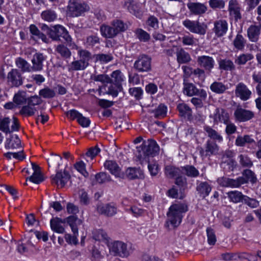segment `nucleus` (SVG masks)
Listing matches in <instances>:
<instances>
[{
	"label": "nucleus",
	"mask_w": 261,
	"mask_h": 261,
	"mask_svg": "<svg viewBox=\"0 0 261 261\" xmlns=\"http://www.w3.org/2000/svg\"><path fill=\"white\" fill-rule=\"evenodd\" d=\"M205 70L200 68H197L194 69L193 71V75L196 77H198L201 82H203L206 77Z\"/></svg>",
	"instance_id": "62"
},
{
	"label": "nucleus",
	"mask_w": 261,
	"mask_h": 261,
	"mask_svg": "<svg viewBox=\"0 0 261 261\" xmlns=\"http://www.w3.org/2000/svg\"><path fill=\"white\" fill-rule=\"evenodd\" d=\"M134 33L140 41L146 42L148 41L150 39V35L142 29H137Z\"/></svg>",
	"instance_id": "44"
},
{
	"label": "nucleus",
	"mask_w": 261,
	"mask_h": 261,
	"mask_svg": "<svg viewBox=\"0 0 261 261\" xmlns=\"http://www.w3.org/2000/svg\"><path fill=\"white\" fill-rule=\"evenodd\" d=\"M10 119L8 117H5L0 119V130L6 134L11 133L9 124Z\"/></svg>",
	"instance_id": "56"
},
{
	"label": "nucleus",
	"mask_w": 261,
	"mask_h": 261,
	"mask_svg": "<svg viewBox=\"0 0 261 261\" xmlns=\"http://www.w3.org/2000/svg\"><path fill=\"white\" fill-rule=\"evenodd\" d=\"M183 89L184 94L189 96L197 95L204 98L207 96V93L204 89H198L194 84L187 83L185 81L184 82Z\"/></svg>",
	"instance_id": "8"
},
{
	"label": "nucleus",
	"mask_w": 261,
	"mask_h": 261,
	"mask_svg": "<svg viewBox=\"0 0 261 261\" xmlns=\"http://www.w3.org/2000/svg\"><path fill=\"white\" fill-rule=\"evenodd\" d=\"M235 118L240 122H245L250 120L254 116L253 112L244 109L242 108H238L234 112Z\"/></svg>",
	"instance_id": "15"
},
{
	"label": "nucleus",
	"mask_w": 261,
	"mask_h": 261,
	"mask_svg": "<svg viewBox=\"0 0 261 261\" xmlns=\"http://www.w3.org/2000/svg\"><path fill=\"white\" fill-rule=\"evenodd\" d=\"M261 29L260 25H251L248 29L247 34L249 39L252 42H256L259 37Z\"/></svg>",
	"instance_id": "25"
},
{
	"label": "nucleus",
	"mask_w": 261,
	"mask_h": 261,
	"mask_svg": "<svg viewBox=\"0 0 261 261\" xmlns=\"http://www.w3.org/2000/svg\"><path fill=\"white\" fill-rule=\"evenodd\" d=\"M181 169L184 173L188 177L195 178L199 175V171L193 165H186L181 167Z\"/></svg>",
	"instance_id": "34"
},
{
	"label": "nucleus",
	"mask_w": 261,
	"mask_h": 261,
	"mask_svg": "<svg viewBox=\"0 0 261 261\" xmlns=\"http://www.w3.org/2000/svg\"><path fill=\"white\" fill-rule=\"evenodd\" d=\"M57 51L60 56L65 59H68L71 56V53L69 49L63 44H59L57 46L56 49Z\"/></svg>",
	"instance_id": "40"
},
{
	"label": "nucleus",
	"mask_w": 261,
	"mask_h": 261,
	"mask_svg": "<svg viewBox=\"0 0 261 261\" xmlns=\"http://www.w3.org/2000/svg\"><path fill=\"white\" fill-rule=\"evenodd\" d=\"M188 211V206L184 203H176L171 205L167 214L166 226L171 225L173 227L178 226L181 223L183 214Z\"/></svg>",
	"instance_id": "2"
},
{
	"label": "nucleus",
	"mask_w": 261,
	"mask_h": 261,
	"mask_svg": "<svg viewBox=\"0 0 261 261\" xmlns=\"http://www.w3.org/2000/svg\"><path fill=\"white\" fill-rule=\"evenodd\" d=\"M204 130L206 132L207 135L211 139L216 140L219 142L223 140L222 137L215 129L209 126H205Z\"/></svg>",
	"instance_id": "36"
},
{
	"label": "nucleus",
	"mask_w": 261,
	"mask_h": 261,
	"mask_svg": "<svg viewBox=\"0 0 261 261\" xmlns=\"http://www.w3.org/2000/svg\"><path fill=\"white\" fill-rule=\"evenodd\" d=\"M198 65L207 72L210 73L214 68L215 60L213 57L208 56H201L197 58Z\"/></svg>",
	"instance_id": "12"
},
{
	"label": "nucleus",
	"mask_w": 261,
	"mask_h": 261,
	"mask_svg": "<svg viewBox=\"0 0 261 261\" xmlns=\"http://www.w3.org/2000/svg\"><path fill=\"white\" fill-rule=\"evenodd\" d=\"M180 169L178 168L168 165L165 168V174L166 176L170 178L178 176L180 174Z\"/></svg>",
	"instance_id": "39"
},
{
	"label": "nucleus",
	"mask_w": 261,
	"mask_h": 261,
	"mask_svg": "<svg viewBox=\"0 0 261 261\" xmlns=\"http://www.w3.org/2000/svg\"><path fill=\"white\" fill-rule=\"evenodd\" d=\"M228 30V24L225 20H219L214 23L213 31L218 37L223 36Z\"/></svg>",
	"instance_id": "19"
},
{
	"label": "nucleus",
	"mask_w": 261,
	"mask_h": 261,
	"mask_svg": "<svg viewBox=\"0 0 261 261\" xmlns=\"http://www.w3.org/2000/svg\"><path fill=\"white\" fill-rule=\"evenodd\" d=\"M206 234L208 244L210 245H214L217 241L214 230L211 227H207L206 229Z\"/></svg>",
	"instance_id": "58"
},
{
	"label": "nucleus",
	"mask_w": 261,
	"mask_h": 261,
	"mask_svg": "<svg viewBox=\"0 0 261 261\" xmlns=\"http://www.w3.org/2000/svg\"><path fill=\"white\" fill-rule=\"evenodd\" d=\"M41 16L44 21L52 22L57 18V15L54 10L47 9L42 11Z\"/></svg>",
	"instance_id": "37"
},
{
	"label": "nucleus",
	"mask_w": 261,
	"mask_h": 261,
	"mask_svg": "<svg viewBox=\"0 0 261 261\" xmlns=\"http://www.w3.org/2000/svg\"><path fill=\"white\" fill-rule=\"evenodd\" d=\"M214 119V121L217 123L222 122L224 124L228 123L230 121L228 113L223 109H216Z\"/></svg>",
	"instance_id": "22"
},
{
	"label": "nucleus",
	"mask_w": 261,
	"mask_h": 261,
	"mask_svg": "<svg viewBox=\"0 0 261 261\" xmlns=\"http://www.w3.org/2000/svg\"><path fill=\"white\" fill-rule=\"evenodd\" d=\"M111 25H113L116 35L120 32H124L127 29V24L118 19L113 20Z\"/></svg>",
	"instance_id": "38"
},
{
	"label": "nucleus",
	"mask_w": 261,
	"mask_h": 261,
	"mask_svg": "<svg viewBox=\"0 0 261 261\" xmlns=\"http://www.w3.org/2000/svg\"><path fill=\"white\" fill-rule=\"evenodd\" d=\"M235 94L241 100L246 101L250 98L251 92L244 84L240 83L236 86Z\"/></svg>",
	"instance_id": "16"
},
{
	"label": "nucleus",
	"mask_w": 261,
	"mask_h": 261,
	"mask_svg": "<svg viewBox=\"0 0 261 261\" xmlns=\"http://www.w3.org/2000/svg\"><path fill=\"white\" fill-rule=\"evenodd\" d=\"M80 60L83 61L87 65H89V61L91 59V53L85 49H80L78 51Z\"/></svg>",
	"instance_id": "50"
},
{
	"label": "nucleus",
	"mask_w": 261,
	"mask_h": 261,
	"mask_svg": "<svg viewBox=\"0 0 261 261\" xmlns=\"http://www.w3.org/2000/svg\"><path fill=\"white\" fill-rule=\"evenodd\" d=\"M182 24L192 33L201 35H204L205 33V29L198 21L186 19L183 21Z\"/></svg>",
	"instance_id": "9"
},
{
	"label": "nucleus",
	"mask_w": 261,
	"mask_h": 261,
	"mask_svg": "<svg viewBox=\"0 0 261 261\" xmlns=\"http://www.w3.org/2000/svg\"><path fill=\"white\" fill-rule=\"evenodd\" d=\"M70 175L69 173L64 170V171H60L57 172L55 176H51V182L55 184L57 186L63 188L69 180Z\"/></svg>",
	"instance_id": "10"
},
{
	"label": "nucleus",
	"mask_w": 261,
	"mask_h": 261,
	"mask_svg": "<svg viewBox=\"0 0 261 261\" xmlns=\"http://www.w3.org/2000/svg\"><path fill=\"white\" fill-rule=\"evenodd\" d=\"M37 111L35 107H32L28 103L27 105L24 106L20 110V114L25 116H31L34 115Z\"/></svg>",
	"instance_id": "49"
},
{
	"label": "nucleus",
	"mask_w": 261,
	"mask_h": 261,
	"mask_svg": "<svg viewBox=\"0 0 261 261\" xmlns=\"http://www.w3.org/2000/svg\"><path fill=\"white\" fill-rule=\"evenodd\" d=\"M96 209L99 214L107 217H112L116 214L117 212L116 205L112 203L106 204L99 203L97 204Z\"/></svg>",
	"instance_id": "11"
},
{
	"label": "nucleus",
	"mask_w": 261,
	"mask_h": 261,
	"mask_svg": "<svg viewBox=\"0 0 261 261\" xmlns=\"http://www.w3.org/2000/svg\"><path fill=\"white\" fill-rule=\"evenodd\" d=\"M8 81L11 85L18 87L22 84V78L17 69H12L8 74Z\"/></svg>",
	"instance_id": "17"
},
{
	"label": "nucleus",
	"mask_w": 261,
	"mask_h": 261,
	"mask_svg": "<svg viewBox=\"0 0 261 261\" xmlns=\"http://www.w3.org/2000/svg\"><path fill=\"white\" fill-rule=\"evenodd\" d=\"M30 31L31 33L34 36L33 39L35 40L41 39L45 43H48L49 39L45 35L41 33L37 27L34 24H31L30 26Z\"/></svg>",
	"instance_id": "28"
},
{
	"label": "nucleus",
	"mask_w": 261,
	"mask_h": 261,
	"mask_svg": "<svg viewBox=\"0 0 261 261\" xmlns=\"http://www.w3.org/2000/svg\"><path fill=\"white\" fill-rule=\"evenodd\" d=\"M29 180L36 184H39L44 180V178L41 172L33 173V175L29 177Z\"/></svg>",
	"instance_id": "64"
},
{
	"label": "nucleus",
	"mask_w": 261,
	"mask_h": 261,
	"mask_svg": "<svg viewBox=\"0 0 261 261\" xmlns=\"http://www.w3.org/2000/svg\"><path fill=\"white\" fill-rule=\"evenodd\" d=\"M244 202L251 208H256L259 206V202L255 199L251 198L247 196L244 198Z\"/></svg>",
	"instance_id": "63"
},
{
	"label": "nucleus",
	"mask_w": 261,
	"mask_h": 261,
	"mask_svg": "<svg viewBox=\"0 0 261 261\" xmlns=\"http://www.w3.org/2000/svg\"><path fill=\"white\" fill-rule=\"evenodd\" d=\"M16 64L17 66L23 72H31L33 71L32 67L24 59L18 58L16 59Z\"/></svg>",
	"instance_id": "35"
},
{
	"label": "nucleus",
	"mask_w": 261,
	"mask_h": 261,
	"mask_svg": "<svg viewBox=\"0 0 261 261\" xmlns=\"http://www.w3.org/2000/svg\"><path fill=\"white\" fill-rule=\"evenodd\" d=\"M219 149V146L215 142L208 140L205 144V149L199 147L198 150L201 157L204 159L207 156L217 154Z\"/></svg>",
	"instance_id": "7"
},
{
	"label": "nucleus",
	"mask_w": 261,
	"mask_h": 261,
	"mask_svg": "<svg viewBox=\"0 0 261 261\" xmlns=\"http://www.w3.org/2000/svg\"><path fill=\"white\" fill-rule=\"evenodd\" d=\"M39 95L44 98H52L56 95V92L53 89L45 87L41 89L39 92Z\"/></svg>",
	"instance_id": "55"
},
{
	"label": "nucleus",
	"mask_w": 261,
	"mask_h": 261,
	"mask_svg": "<svg viewBox=\"0 0 261 261\" xmlns=\"http://www.w3.org/2000/svg\"><path fill=\"white\" fill-rule=\"evenodd\" d=\"M179 115L181 117L187 118L189 120L192 119V109L186 103H180L177 106Z\"/></svg>",
	"instance_id": "23"
},
{
	"label": "nucleus",
	"mask_w": 261,
	"mask_h": 261,
	"mask_svg": "<svg viewBox=\"0 0 261 261\" xmlns=\"http://www.w3.org/2000/svg\"><path fill=\"white\" fill-rule=\"evenodd\" d=\"M151 58L146 55H140L134 64V68L139 72L150 71L151 69Z\"/></svg>",
	"instance_id": "5"
},
{
	"label": "nucleus",
	"mask_w": 261,
	"mask_h": 261,
	"mask_svg": "<svg viewBox=\"0 0 261 261\" xmlns=\"http://www.w3.org/2000/svg\"><path fill=\"white\" fill-rule=\"evenodd\" d=\"M109 250L110 252L114 256L125 257L129 255V251L127 248L126 244L121 241H116L112 243L109 246Z\"/></svg>",
	"instance_id": "6"
},
{
	"label": "nucleus",
	"mask_w": 261,
	"mask_h": 261,
	"mask_svg": "<svg viewBox=\"0 0 261 261\" xmlns=\"http://www.w3.org/2000/svg\"><path fill=\"white\" fill-rule=\"evenodd\" d=\"M124 6L130 13L135 15L137 17H140V12L139 11L138 7L134 1L125 0Z\"/></svg>",
	"instance_id": "32"
},
{
	"label": "nucleus",
	"mask_w": 261,
	"mask_h": 261,
	"mask_svg": "<svg viewBox=\"0 0 261 261\" xmlns=\"http://www.w3.org/2000/svg\"><path fill=\"white\" fill-rule=\"evenodd\" d=\"M96 181L97 183L102 184L111 180L110 175L106 172H101L97 173L95 175Z\"/></svg>",
	"instance_id": "46"
},
{
	"label": "nucleus",
	"mask_w": 261,
	"mask_h": 261,
	"mask_svg": "<svg viewBox=\"0 0 261 261\" xmlns=\"http://www.w3.org/2000/svg\"><path fill=\"white\" fill-rule=\"evenodd\" d=\"M217 182L222 187L237 188H239V183L240 181L237 180V178L232 179L226 177H221L218 178Z\"/></svg>",
	"instance_id": "21"
},
{
	"label": "nucleus",
	"mask_w": 261,
	"mask_h": 261,
	"mask_svg": "<svg viewBox=\"0 0 261 261\" xmlns=\"http://www.w3.org/2000/svg\"><path fill=\"white\" fill-rule=\"evenodd\" d=\"M100 31L101 35L106 38H112L116 36L113 25L102 24L100 26Z\"/></svg>",
	"instance_id": "30"
},
{
	"label": "nucleus",
	"mask_w": 261,
	"mask_h": 261,
	"mask_svg": "<svg viewBox=\"0 0 261 261\" xmlns=\"http://www.w3.org/2000/svg\"><path fill=\"white\" fill-rule=\"evenodd\" d=\"M177 61L179 64H187L191 61L190 54L183 48L178 49L176 51Z\"/></svg>",
	"instance_id": "29"
},
{
	"label": "nucleus",
	"mask_w": 261,
	"mask_h": 261,
	"mask_svg": "<svg viewBox=\"0 0 261 261\" xmlns=\"http://www.w3.org/2000/svg\"><path fill=\"white\" fill-rule=\"evenodd\" d=\"M90 79L96 82H100L103 84L110 83L112 81L108 75L105 74L98 75L92 74Z\"/></svg>",
	"instance_id": "52"
},
{
	"label": "nucleus",
	"mask_w": 261,
	"mask_h": 261,
	"mask_svg": "<svg viewBox=\"0 0 261 261\" xmlns=\"http://www.w3.org/2000/svg\"><path fill=\"white\" fill-rule=\"evenodd\" d=\"M238 159L239 160V163L242 167L249 168L253 166V162L247 155L240 154Z\"/></svg>",
	"instance_id": "45"
},
{
	"label": "nucleus",
	"mask_w": 261,
	"mask_h": 261,
	"mask_svg": "<svg viewBox=\"0 0 261 261\" xmlns=\"http://www.w3.org/2000/svg\"><path fill=\"white\" fill-rule=\"evenodd\" d=\"M67 222L70 226L73 233L78 234V226L82 225V220L75 216H70L67 218Z\"/></svg>",
	"instance_id": "26"
},
{
	"label": "nucleus",
	"mask_w": 261,
	"mask_h": 261,
	"mask_svg": "<svg viewBox=\"0 0 261 261\" xmlns=\"http://www.w3.org/2000/svg\"><path fill=\"white\" fill-rule=\"evenodd\" d=\"M228 197L230 201L234 203H238L244 201L245 195H243L241 192L237 191H231L227 193Z\"/></svg>",
	"instance_id": "42"
},
{
	"label": "nucleus",
	"mask_w": 261,
	"mask_h": 261,
	"mask_svg": "<svg viewBox=\"0 0 261 261\" xmlns=\"http://www.w3.org/2000/svg\"><path fill=\"white\" fill-rule=\"evenodd\" d=\"M187 6L191 13L194 15L203 14L207 10L206 6L200 3H190L188 4Z\"/></svg>",
	"instance_id": "20"
},
{
	"label": "nucleus",
	"mask_w": 261,
	"mask_h": 261,
	"mask_svg": "<svg viewBox=\"0 0 261 261\" xmlns=\"http://www.w3.org/2000/svg\"><path fill=\"white\" fill-rule=\"evenodd\" d=\"M196 190L201 196L205 198L212 190L211 185L206 181L200 182L196 187Z\"/></svg>",
	"instance_id": "27"
},
{
	"label": "nucleus",
	"mask_w": 261,
	"mask_h": 261,
	"mask_svg": "<svg viewBox=\"0 0 261 261\" xmlns=\"http://www.w3.org/2000/svg\"><path fill=\"white\" fill-rule=\"evenodd\" d=\"M159 151L160 148L156 141L148 139L143 141L141 146L137 147V155L141 162H149V158L158 155Z\"/></svg>",
	"instance_id": "1"
},
{
	"label": "nucleus",
	"mask_w": 261,
	"mask_h": 261,
	"mask_svg": "<svg viewBox=\"0 0 261 261\" xmlns=\"http://www.w3.org/2000/svg\"><path fill=\"white\" fill-rule=\"evenodd\" d=\"M93 238L95 240L103 241L106 243H108L110 240L107 233L102 229L95 230L93 233Z\"/></svg>",
	"instance_id": "41"
},
{
	"label": "nucleus",
	"mask_w": 261,
	"mask_h": 261,
	"mask_svg": "<svg viewBox=\"0 0 261 261\" xmlns=\"http://www.w3.org/2000/svg\"><path fill=\"white\" fill-rule=\"evenodd\" d=\"M85 43L87 46L93 47L100 43V39L96 35H90L87 37Z\"/></svg>",
	"instance_id": "59"
},
{
	"label": "nucleus",
	"mask_w": 261,
	"mask_h": 261,
	"mask_svg": "<svg viewBox=\"0 0 261 261\" xmlns=\"http://www.w3.org/2000/svg\"><path fill=\"white\" fill-rule=\"evenodd\" d=\"M21 141L17 135L11 136L7 138L5 143V147L9 149H15L20 148Z\"/></svg>",
	"instance_id": "24"
},
{
	"label": "nucleus",
	"mask_w": 261,
	"mask_h": 261,
	"mask_svg": "<svg viewBox=\"0 0 261 261\" xmlns=\"http://www.w3.org/2000/svg\"><path fill=\"white\" fill-rule=\"evenodd\" d=\"M88 65L85 64L83 61L80 60L74 61L71 62L69 66V70H83L87 67Z\"/></svg>",
	"instance_id": "51"
},
{
	"label": "nucleus",
	"mask_w": 261,
	"mask_h": 261,
	"mask_svg": "<svg viewBox=\"0 0 261 261\" xmlns=\"http://www.w3.org/2000/svg\"><path fill=\"white\" fill-rule=\"evenodd\" d=\"M253 58V56L250 54H243L237 57L234 62L237 65H242L245 64L247 62L251 60Z\"/></svg>",
	"instance_id": "47"
},
{
	"label": "nucleus",
	"mask_w": 261,
	"mask_h": 261,
	"mask_svg": "<svg viewBox=\"0 0 261 261\" xmlns=\"http://www.w3.org/2000/svg\"><path fill=\"white\" fill-rule=\"evenodd\" d=\"M63 223L62 220L59 218H53L50 220V227L54 231L63 233L65 231L64 228L62 226L61 223Z\"/></svg>",
	"instance_id": "31"
},
{
	"label": "nucleus",
	"mask_w": 261,
	"mask_h": 261,
	"mask_svg": "<svg viewBox=\"0 0 261 261\" xmlns=\"http://www.w3.org/2000/svg\"><path fill=\"white\" fill-rule=\"evenodd\" d=\"M210 89L216 93L222 94L227 89V87L222 83L215 82L210 86Z\"/></svg>",
	"instance_id": "43"
},
{
	"label": "nucleus",
	"mask_w": 261,
	"mask_h": 261,
	"mask_svg": "<svg viewBox=\"0 0 261 261\" xmlns=\"http://www.w3.org/2000/svg\"><path fill=\"white\" fill-rule=\"evenodd\" d=\"M219 67L220 69L225 71H233L236 69L233 62L227 59L220 60L219 61Z\"/></svg>",
	"instance_id": "33"
},
{
	"label": "nucleus",
	"mask_w": 261,
	"mask_h": 261,
	"mask_svg": "<svg viewBox=\"0 0 261 261\" xmlns=\"http://www.w3.org/2000/svg\"><path fill=\"white\" fill-rule=\"evenodd\" d=\"M208 3L210 7L214 10L223 9L225 6L224 0H210Z\"/></svg>",
	"instance_id": "57"
},
{
	"label": "nucleus",
	"mask_w": 261,
	"mask_h": 261,
	"mask_svg": "<svg viewBox=\"0 0 261 261\" xmlns=\"http://www.w3.org/2000/svg\"><path fill=\"white\" fill-rule=\"evenodd\" d=\"M124 175L129 179H136L141 175V171L135 168H128L126 170Z\"/></svg>",
	"instance_id": "48"
},
{
	"label": "nucleus",
	"mask_w": 261,
	"mask_h": 261,
	"mask_svg": "<svg viewBox=\"0 0 261 261\" xmlns=\"http://www.w3.org/2000/svg\"><path fill=\"white\" fill-rule=\"evenodd\" d=\"M156 118L164 117L167 114V107L164 105L160 104L156 109L152 111Z\"/></svg>",
	"instance_id": "53"
},
{
	"label": "nucleus",
	"mask_w": 261,
	"mask_h": 261,
	"mask_svg": "<svg viewBox=\"0 0 261 261\" xmlns=\"http://www.w3.org/2000/svg\"><path fill=\"white\" fill-rule=\"evenodd\" d=\"M75 168L80 172L84 177H88V172L86 170L85 164L83 161L77 162L74 164Z\"/></svg>",
	"instance_id": "61"
},
{
	"label": "nucleus",
	"mask_w": 261,
	"mask_h": 261,
	"mask_svg": "<svg viewBox=\"0 0 261 261\" xmlns=\"http://www.w3.org/2000/svg\"><path fill=\"white\" fill-rule=\"evenodd\" d=\"M245 40L240 34H238L233 41L234 47L238 50L243 49L245 46Z\"/></svg>",
	"instance_id": "54"
},
{
	"label": "nucleus",
	"mask_w": 261,
	"mask_h": 261,
	"mask_svg": "<svg viewBox=\"0 0 261 261\" xmlns=\"http://www.w3.org/2000/svg\"><path fill=\"white\" fill-rule=\"evenodd\" d=\"M49 37L55 41H60L63 38L70 46L71 45L72 38L66 29L61 25H56L52 27L50 31Z\"/></svg>",
	"instance_id": "3"
},
{
	"label": "nucleus",
	"mask_w": 261,
	"mask_h": 261,
	"mask_svg": "<svg viewBox=\"0 0 261 261\" xmlns=\"http://www.w3.org/2000/svg\"><path fill=\"white\" fill-rule=\"evenodd\" d=\"M89 9V6L80 0H69L68 10L69 15L72 17H79L83 15Z\"/></svg>",
	"instance_id": "4"
},
{
	"label": "nucleus",
	"mask_w": 261,
	"mask_h": 261,
	"mask_svg": "<svg viewBox=\"0 0 261 261\" xmlns=\"http://www.w3.org/2000/svg\"><path fill=\"white\" fill-rule=\"evenodd\" d=\"M46 59V57L41 53H35L32 59L33 71H39L42 70L43 62Z\"/></svg>",
	"instance_id": "18"
},
{
	"label": "nucleus",
	"mask_w": 261,
	"mask_h": 261,
	"mask_svg": "<svg viewBox=\"0 0 261 261\" xmlns=\"http://www.w3.org/2000/svg\"><path fill=\"white\" fill-rule=\"evenodd\" d=\"M121 86L120 84H115L110 86L108 88L107 93L112 95L113 97H116L118 95L119 91L121 90Z\"/></svg>",
	"instance_id": "60"
},
{
	"label": "nucleus",
	"mask_w": 261,
	"mask_h": 261,
	"mask_svg": "<svg viewBox=\"0 0 261 261\" xmlns=\"http://www.w3.org/2000/svg\"><path fill=\"white\" fill-rule=\"evenodd\" d=\"M242 173L243 176H240L237 178L240 181L239 183V188L242 185L247 184L249 181L252 184L257 182V179L255 173L250 169H245Z\"/></svg>",
	"instance_id": "13"
},
{
	"label": "nucleus",
	"mask_w": 261,
	"mask_h": 261,
	"mask_svg": "<svg viewBox=\"0 0 261 261\" xmlns=\"http://www.w3.org/2000/svg\"><path fill=\"white\" fill-rule=\"evenodd\" d=\"M105 168L110 171L111 173L116 177L124 178L125 175L117 163L112 160L106 161L104 164Z\"/></svg>",
	"instance_id": "14"
}]
</instances>
